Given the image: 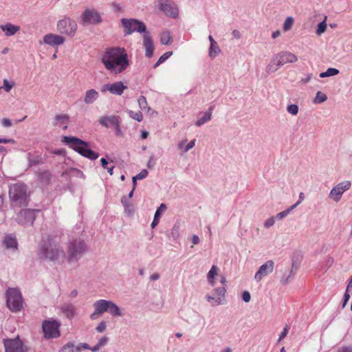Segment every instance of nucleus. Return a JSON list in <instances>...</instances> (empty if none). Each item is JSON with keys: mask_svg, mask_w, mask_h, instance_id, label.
Masks as SVG:
<instances>
[{"mask_svg": "<svg viewBox=\"0 0 352 352\" xmlns=\"http://www.w3.org/2000/svg\"><path fill=\"white\" fill-rule=\"evenodd\" d=\"M101 62L111 73L118 74L126 70L130 65L126 51L123 47H109L101 57Z\"/></svg>", "mask_w": 352, "mask_h": 352, "instance_id": "1", "label": "nucleus"}, {"mask_svg": "<svg viewBox=\"0 0 352 352\" xmlns=\"http://www.w3.org/2000/svg\"><path fill=\"white\" fill-rule=\"evenodd\" d=\"M120 21L124 35L138 32L142 35L143 44H154L151 32L143 21L134 18H122Z\"/></svg>", "mask_w": 352, "mask_h": 352, "instance_id": "2", "label": "nucleus"}, {"mask_svg": "<svg viewBox=\"0 0 352 352\" xmlns=\"http://www.w3.org/2000/svg\"><path fill=\"white\" fill-rule=\"evenodd\" d=\"M38 256L41 260L56 261L60 257L64 258L65 253L52 238L48 237L41 244Z\"/></svg>", "mask_w": 352, "mask_h": 352, "instance_id": "3", "label": "nucleus"}, {"mask_svg": "<svg viewBox=\"0 0 352 352\" xmlns=\"http://www.w3.org/2000/svg\"><path fill=\"white\" fill-rule=\"evenodd\" d=\"M63 142L78 153L80 155L89 160H95L99 157L98 153L89 148V144L87 142L78 138L74 136H64Z\"/></svg>", "mask_w": 352, "mask_h": 352, "instance_id": "4", "label": "nucleus"}, {"mask_svg": "<svg viewBox=\"0 0 352 352\" xmlns=\"http://www.w3.org/2000/svg\"><path fill=\"white\" fill-rule=\"evenodd\" d=\"M9 197L14 208L25 207L28 204V186L22 183H16L10 187Z\"/></svg>", "mask_w": 352, "mask_h": 352, "instance_id": "5", "label": "nucleus"}, {"mask_svg": "<svg viewBox=\"0 0 352 352\" xmlns=\"http://www.w3.org/2000/svg\"><path fill=\"white\" fill-rule=\"evenodd\" d=\"M298 60L297 56L289 52H282L274 55L270 63L266 66L265 71L270 74L276 72L286 63H293Z\"/></svg>", "mask_w": 352, "mask_h": 352, "instance_id": "6", "label": "nucleus"}, {"mask_svg": "<svg viewBox=\"0 0 352 352\" xmlns=\"http://www.w3.org/2000/svg\"><path fill=\"white\" fill-rule=\"evenodd\" d=\"M23 297L17 288L9 287L6 291V305L12 312L21 311L23 308Z\"/></svg>", "mask_w": 352, "mask_h": 352, "instance_id": "7", "label": "nucleus"}, {"mask_svg": "<svg viewBox=\"0 0 352 352\" xmlns=\"http://www.w3.org/2000/svg\"><path fill=\"white\" fill-rule=\"evenodd\" d=\"M86 250L87 245L83 241L77 239L71 241L68 246L69 261H77Z\"/></svg>", "mask_w": 352, "mask_h": 352, "instance_id": "8", "label": "nucleus"}, {"mask_svg": "<svg viewBox=\"0 0 352 352\" xmlns=\"http://www.w3.org/2000/svg\"><path fill=\"white\" fill-rule=\"evenodd\" d=\"M60 323L57 320H45L42 324L44 338L46 339L57 338L60 336Z\"/></svg>", "mask_w": 352, "mask_h": 352, "instance_id": "9", "label": "nucleus"}, {"mask_svg": "<svg viewBox=\"0 0 352 352\" xmlns=\"http://www.w3.org/2000/svg\"><path fill=\"white\" fill-rule=\"evenodd\" d=\"M77 29V23L69 17H65L57 23V30L61 34L74 36Z\"/></svg>", "mask_w": 352, "mask_h": 352, "instance_id": "10", "label": "nucleus"}, {"mask_svg": "<svg viewBox=\"0 0 352 352\" xmlns=\"http://www.w3.org/2000/svg\"><path fill=\"white\" fill-rule=\"evenodd\" d=\"M5 352H28V347L25 346L19 336L14 339H4Z\"/></svg>", "mask_w": 352, "mask_h": 352, "instance_id": "11", "label": "nucleus"}, {"mask_svg": "<svg viewBox=\"0 0 352 352\" xmlns=\"http://www.w3.org/2000/svg\"><path fill=\"white\" fill-rule=\"evenodd\" d=\"M159 9L168 17L175 19L179 14L176 4L170 0H160Z\"/></svg>", "mask_w": 352, "mask_h": 352, "instance_id": "12", "label": "nucleus"}, {"mask_svg": "<svg viewBox=\"0 0 352 352\" xmlns=\"http://www.w3.org/2000/svg\"><path fill=\"white\" fill-rule=\"evenodd\" d=\"M351 183L349 181L342 182L334 186L329 192V197L336 202H338L343 193L349 190Z\"/></svg>", "mask_w": 352, "mask_h": 352, "instance_id": "13", "label": "nucleus"}, {"mask_svg": "<svg viewBox=\"0 0 352 352\" xmlns=\"http://www.w3.org/2000/svg\"><path fill=\"white\" fill-rule=\"evenodd\" d=\"M81 21L83 25L97 24L102 21V17L98 11L86 9L82 14Z\"/></svg>", "mask_w": 352, "mask_h": 352, "instance_id": "14", "label": "nucleus"}, {"mask_svg": "<svg viewBox=\"0 0 352 352\" xmlns=\"http://www.w3.org/2000/svg\"><path fill=\"white\" fill-rule=\"evenodd\" d=\"M226 289L224 287H217L213 290V295L210 296L207 294L205 298L208 302L214 301L212 306L223 305L226 302L225 294Z\"/></svg>", "mask_w": 352, "mask_h": 352, "instance_id": "15", "label": "nucleus"}, {"mask_svg": "<svg viewBox=\"0 0 352 352\" xmlns=\"http://www.w3.org/2000/svg\"><path fill=\"white\" fill-rule=\"evenodd\" d=\"M36 210L32 209H23L17 214V222L22 225H32L35 219Z\"/></svg>", "mask_w": 352, "mask_h": 352, "instance_id": "16", "label": "nucleus"}, {"mask_svg": "<svg viewBox=\"0 0 352 352\" xmlns=\"http://www.w3.org/2000/svg\"><path fill=\"white\" fill-rule=\"evenodd\" d=\"M109 300L100 299L96 300L93 306L94 311L90 315V319L95 320L102 316L104 312L107 311Z\"/></svg>", "mask_w": 352, "mask_h": 352, "instance_id": "17", "label": "nucleus"}, {"mask_svg": "<svg viewBox=\"0 0 352 352\" xmlns=\"http://www.w3.org/2000/svg\"><path fill=\"white\" fill-rule=\"evenodd\" d=\"M274 268V262L272 260L266 261L264 264L261 265L258 270L254 275V280L256 282H260L263 277L272 273Z\"/></svg>", "mask_w": 352, "mask_h": 352, "instance_id": "18", "label": "nucleus"}, {"mask_svg": "<svg viewBox=\"0 0 352 352\" xmlns=\"http://www.w3.org/2000/svg\"><path fill=\"white\" fill-rule=\"evenodd\" d=\"M127 89V86L124 85L121 81H118L113 83L105 84L101 89L102 92L107 91H109L111 94L116 96H121L124 91Z\"/></svg>", "mask_w": 352, "mask_h": 352, "instance_id": "19", "label": "nucleus"}, {"mask_svg": "<svg viewBox=\"0 0 352 352\" xmlns=\"http://www.w3.org/2000/svg\"><path fill=\"white\" fill-rule=\"evenodd\" d=\"M65 41L64 36L50 33L44 36L43 41H39V44H63Z\"/></svg>", "mask_w": 352, "mask_h": 352, "instance_id": "20", "label": "nucleus"}, {"mask_svg": "<svg viewBox=\"0 0 352 352\" xmlns=\"http://www.w3.org/2000/svg\"><path fill=\"white\" fill-rule=\"evenodd\" d=\"M62 313L68 318L72 319L76 315V307L71 302H65L60 307Z\"/></svg>", "mask_w": 352, "mask_h": 352, "instance_id": "21", "label": "nucleus"}, {"mask_svg": "<svg viewBox=\"0 0 352 352\" xmlns=\"http://www.w3.org/2000/svg\"><path fill=\"white\" fill-rule=\"evenodd\" d=\"M119 120L120 118L116 116H101L98 120V122L102 126L109 127L110 126H113L114 125H118Z\"/></svg>", "mask_w": 352, "mask_h": 352, "instance_id": "22", "label": "nucleus"}, {"mask_svg": "<svg viewBox=\"0 0 352 352\" xmlns=\"http://www.w3.org/2000/svg\"><path fill=\"white\" fill-rule=\"evenodd\" d=\"M28 165L30 167L43 164L45 162L44 158L39 154L28 153L27 155Z\"/></svg>", "mask_w": 352, "mask_h": 352, "instance_id": "23", "label": "nucleus"}, {"mask_svg": "<svg viewBox=\"0 0 352 352\" xmlns=\"http://www.w3.org/2000/svg\"><path fill=\"white\" fill-rule=\"evenodd\" d=\"M1 30L7 36L14 35L20 29V27L11 23H7L0 25Z\"/></svg>", "mask_w": 352, "mask_h": 352, "instance_id": "24", "label": "nucleus"}, {"mask_svg": "<svg viewBox=\"0 0 352 352\" xmlns=\"http://www.w3.org/2000/svg\"><path fill=\"white\" fill-rule=\"evenodd\" d=\"M98 98H99L98 92L94 89H91L87 90L85 92L84 102L87 104H91L95 101H96Z\"/></svg>", "mask_w": 352, "mask_h": 352, "instance_id": "25", "label": "nucleus"}, {"mask_svg": "<svg viewBox=\"0 0 352 352\" xmlns=\"http://www.w3.org/2000/svg\"><path fill=\"white\" fill-rule=\"evenodd\" d=\"M167 207L165 204H161L160 206L157 208L153 220L151 223V228H154L160 222V219L162 215V214L166 210Z\"/></svg>", "mask_w": 352, "mask_h": 352, "instance_id": "26", "label": "nucleus"}, {"mask_svg": "<svg viewBox=\"0 0 352 352\" xmlns=\"http://www.w3.org/2000/svg\"><path fill=\"white\" fill-rule=\"evenodd\" d=\"M3 244L7 249H17V241L15 236L8 234L5 236Z\"/></svg>", "mask_w": 352, "mask_h": 352, "instance_id": "27", "label": "nucleus"}, {"mask_svg": "<svg viewBox=\"0 0 352 352\" xmlns=\"http://www.w3.org/2000/svg\"><path fill=\"white\" fill-rule=\"evenodd\" d=\"M107 312H109L112 316L120 317L123 316L120 307L113 301L109 300L108 305Z\"/></svg>", "mask_w": 352, "mask_h": 352, "instance_id": "28", "label": "nucleus"}, {"mask_svg": "<svg viewBox=\"0 0 352 352\" xmlns=\"http://www.w3.org/2000/svg\"><path fill=\"white\" fill-rule=\"evenodd\" d=\"M160 44H169L173 41V37L170 32L167 30H162L160 33Z\"/></svg>", "mask_w": 352, "mask_h": 352, "instance_id": "29", "label": "nucleus"}, {"mask_svg": "<svg viewBox=\"0 0 352 352\" xmlns=\"http://www.w3.org/2000/svg\"><path fill=\"white\" fill-rule=\"evenodd\" d=\"M285 272H289V274H283V276L280 278V281L281 284L283 285H286L289 283H290L292 281V280H293V278H294V276L296 275V272H293V270H289V269H285Z\"/></svg>", "mask_w": 352, "mask_h": 352, "instance_id": "30", "label": "nucleus"}, {"mask_svg": "<svg viewBox=\"0 0 352 352\" xmlns=\"http://www.w3.org/2000/svg\"><path fill=\"white\" fill-rule=\"evenodd\" d=\"M38 179L44 184H48L52 178V175L48 170H41L38 172Z\"/></svg>", "mask_w": 352, "mask_h": 352, "instance_id": "31", "label": "nucleus"}, {"mask_svg": "<svg viewBox=\"0 0 352 352\" xmlns=\"http://www.w3.org/2000/svg\"><path fill=\"white\" fill-rule=\"evenodd\" d=\"M217 271L218 267L216 265H212L208 273V281L212 286L214 285V276L217 274Z\"/></svg>", "mask_w": 352, "mask_h": 352, "instance_id": "32", "label": "nucleus"}, {"mask_svg": "<svg viewBox=\"0 0 352 352\" xmlns=\"http://www.w3.org/2000/svg\"><path fill=\"white\" fill-rule=\"evenodd\" d=\"M60 352H80V348L75 346L72 343H67L62 347Z\"/></svg>", "mask_w": 352, "mask_h": 352, "instance_id": "33", "label": "nucleus"}, {"mask_svg": "<svg viewBox=\"0 0 352 352\" xmlns=\"http://www.w3.org/2000/svg\"><path fill=\"white\" fill-rule=\"evenodd\" d=\"M212 118V116L210 115V112H205L204 116L199 118L196 122V126H201L206 124V122H209Z\"/></svg>", "mask_w": 352, "mask_h": 352, "instance_id": "34", "label": "nucleus"}, {"mask_svg": "<svg viewBox=\"0 0 352 352\" xmlns=\"http://www.w3.org/2000/svg\"><path fill=\"white\" fill-rule=\"evenodd\" d=\"M339 74V70L336 68H329L326 72L320 74V78H326L329 76H333Z\"/></svg>", "mask_w": 352, "mask_h": 352, "instance_id": "35", "label": "nucleus"}, {"mask_svg": "<svg viewBox=\"0 0 352 352\" xmlns=\"http://www.w3.org/2000/svg\"><path fill=\"white\" fill-rule=\"evenodd\" d=\"M327 100V95L319 91L316 93V97L314 99V102L315 104H320V103L324 102Z\"/></svg>", "mask_w": 352, "mask_h": 352, "instance_id": "36", "label": "nucleus"}, {"mask_svg": "<svg viewBox=\"0 0 352 352\" xmlns=\"http://www.w3.org/2000/svg\"><path fill=\"white\" fill-rule=\"evenodd\" d=\"M173 52H166L164 54H163L158 60L155 63V64L153 65L154 68L157 67L160 65L164 63L171 55Z\"/></svg>", "mask_w": 352, "mask_h": 352, "instance_id": "37", "label": "nucleus"}, {"mask_svg": "<svg viewBox=\"0 0 352 352\" xmlns=\"http://www.w3.org/2000/svg\"><path fill=\"white\" fill-rule=\"evenodd\" d=\"M221 52V50L219 45H210L209 49V56L211 58H214Z\"/></svg>", "mask_w": 352, "mask_h": 352, "instance_id": "38", "label": "nucleus"}, {"mask_svg": "<svg viewBox=\"0 0 352 352\" xmlns=\"http://www.w3.org/2000/svg\"><path fill=\"white\" fill-rule=\"evenodd\" d=\"M128 113L131 118H133L135 120H137L138 122H141L143 120V114L140 111H133L131 110H129L128 111Z\"/></svg>", "mask_w": 352, "mask_h": 352, "instance_id": "39", "label": "nucleus"}, {"mask_svg": "<svg viewBox=\"0 0 352 352\" xmlns=\"http://www.w3.org/2000/svg\"><path fill=\"white\" fill-rule=\"evenodd\" d=\"M325 18H327V16H325ZM327 26L326 19H324L322 21L318 24L316 28V34L320 35L321 34L324 33L327 29Z\"/></svg>", "mask_w": 352, "mask_h": 352, "instance_id": "40", "label": "nucleus"}, {"mask_svg": "<svg viewBox=\"0 0 352 352\" xmlns=\"http://www.w3.org/2000/svg\"><path fill=\"white\" fill-rule=\"evenodd\" d=\"M138 102L140 108L142 110H145V109L149 110L150 109V108L148 107V104H147L146 98L144 96H141L139 97V98L138 100Z\"/></svg>", "mask_w": 352, "mask_h": 352, "instance_id": "41", "label": "nucleus"}, {"mask_svg": "<svg viewBox=\"0 0 352 352\" xmlns=\"http://www.w3.org/2000/svg\"><path fill=\"white\" fill-rule=\"evenodd\" d=\"M100 162H101V165H102V168L104 169H107L108 173H109V175H112L113 174L114 166H111L109 167V166H107L109 162L104 157L100 159Z\"/></svg>", "mask_w": 352, "mask_h": 352, "instance_id": "42", "label": "nucleus"}, {"mask_svg": "<svg viewBox=\"0 0 352 352\" xmlns=\"http://www.w3.org/2000/svg\"><path fill=\"white\" fill-rule=\"evenodd\" d=\"M294 210V207H290L289 208L285 210L280 212H278L276 214V215L274 217L276 220H280L285 217H286L292 210Z\"/></svg>", "mask_w": 352, "mask_h": 352, "instance_id": "43", "label": "nucleus"}, {"mask_svg": "<svg viewBox=\"0 0 352 352\" xmlns=\"http://www.w3.org/2000/svg\"><path fill=\"white\" fill-rule=\"evenodd\" d=\"M294 18L292 16H287L283 23V29L285 31H287L291 29L294 23Z\"/></svg>", "mask_w": 352, "mask_h": 352, "instance_id": "44", "label": "nucleus"}, {"mask_svg": "<svg viewBox=\"0 0 352 352\" xmlns=\"http://www.w3.org/2000/svg\"><path fill=\"white\" fill-rule=\"evenodd\" d=\"M298 106L295 104H292L287 106V111L292 115L296 116L298 113Z\"/></svg>", "mask_w": 352, "mask_h": 352, "instance_id": "45", "label": "nucleus"}, {"mask_svg": "<svg viewBox=\"0 0 352 352\" xmlns=\"http://www.w3.org/2000/svg\"><path fill=\"white\" fill-rule=\"evenodd\" d=\"M68 119V116L65 115H58L54 118V124L58 125L59 122H65Z\"/></svg>", "mask_w": 352, "mask_h": 352, "instance_id": "46", "label": "nucleus"}, {"mask_svg": "<svg viewBox=\"0 0 352 352\" xmlns=\"http://www.w3.org/2000/svg\"><path fill=\"white\" fill-rule=\"evenodd\" d=\"M107 329V324L104 321H101L96 327V331L98 333H103Z\"/></svg>", "mask_w": 352, "mask_h": 352, "instance_id": "47", "label": "nucleus"}, {"mask_svg": "<svg viewBox=\"0 0 352 352\" xmlns=\"http://www.w3.org/2000/svg\"><path fill=\"white\" fill-rule=\"evenodd\" d=\"M148 174V173L147 170L143 169L140 173L135 176V179H137L138 180L143 179L147 177Z\"/></svg>", "mask_w": 352, "mask_h": 352, "instance_id": "48", "label": "nucleus"}, {"mask_svg": "<svg viewBox=\"0 0 352 352\" xmlns=\"http://www.w3.org/2000/svg\"><path fill=\"white\" fill-rule=\"evenodd\" d=\"M146 46V56L151 58L154 52V45H145Z\"/></svg>", "mask_w": 352, "mask_h": 352, "instance_id": "49", "label": "nucleus"}, {"mask_svg": "<svg viewBox=\"0 0 352 352\" xmlns=\"http://www.w3.org/2000/svg\"><path fill=\"white\" fill-rule=\"evenodd\" d=\"M13 87V83L10 84L7 79L3 80V87H2L6 92H10Z\"/></svg>", "mask_w": 352, "mask_h": 352, "instance_id": "50", "label": "nucleus"}, {"mask_svg": "<svg viewBox=\"0 0 352 352\" xmlns=\"http://www.w3.org/2000/svg\"><path fill=\"white\" fill-rule=\"evenodd\" d=\"M289 327L288 325H285L283 331L280 333V334L279 336L278 341L283 340V338H285L287 336V335L288 334V332H289Z\"/></svg>", "mask_w": 352, "mask_h": 352, "instance_id": "51", "label": "nucleus"}, {"mask_svg": "<svg viewBox=\"0 0 352 352\" xmlns=\"http://www.w3.org/2000/svg\"><path fill=\"white\" fill-rule=\"evenodd\" d=\"M275 219H276L275 217H270V218L267 219L265 221L264 226L266 228H269L272 227L275 223Z\"/></svg>", "mask_w": 352, "mask_h": 352, "instance_id": "52", "label": "nucleus"}, {"mask_svg": "<svg viewBox=\"0 0 352 352\" xmlns=\"http://www.w3.org/2000/svg\"><path fill=\"white\" fill-rule=\"evenodd\" d=\"M179 226L175 225L171 230V234L173 237L176 239L179 237Z\"/></svg>", "mask_w": 352, "mask_h": 352, "instance_id": "53", "label": "nucleus"}, {"mask_svg": "<svg viewBox=\"0 0 352 352\" xmlns=\"http://www.w3.org/2000/svg\"><path fill=\"white\" fill-rule=\"evenodd\" d=\"M109 342V338L107 336H103L100 338L98 342V344L100 346H104Z\"/></svg>", "mask_w": 352, "mask_h": 352, "instance_id": "54", "label": "nucleus"}, {"mask_svg": "<svg viewBox=\"0 0 352 352\" xmlns=\"http://www.w3.org/2000/svg\"><path fill=\"white\" fill-rule=\"evenodd\" d=\"M242 299L245 302H249L251 299V295L249 292L244 291L242 293Z\"/></svg>", "mask_w": 352, "mask_h": 352, "instance_id": "55", "label": "nucleus"}, {"mask_svg": "<svg viewBox=\"0 0 352 352\" xmlns=\"http://www.w3.org/2000/svg\"><path fill=\"white\" fill-rule=\"evenodd\" d=\"M195 140H192L190 142H188V144L184 148V152L187 153L189 150L192 148L195 145Z\"/></svg>", "mask_w": 352, "mask_h": 352, "instance_id": "56", "label": "nucleus"}, {"mask_svg": "<svg viewBox=\"0 0 352 352\" xmlns=\"http://www.w3.org/2000/svg\"><path fill=\"white\" fill-rule=\"evenodd\" d=\"M1 124L4 127H10L12 125V120L8 118H3L1 120Z\"/></svg>", "mask_w": 352, "mask_h": 352, "instance_id": "57", "label": "nucleus"}, {"mask_svg": "<svg viewBox=\"0 0 352 352\" xmlns=\"http://www.w3.org/2000/svg\"><path fill=\"white\" fill-rule=\"evenodd\" d=\"M121 203L123 205L125 210H126L127 208L129 207L130 205H131L130 203H129V201L128 200V199L125 196H123L122 197Z\"/></svg>", "mask_w": 352, "mask_h": 352, "instance_id": "58", "label": "nucleus"}, {"mask_svg": "<svg viewBox=\"0 0 352 352\" xmlns=\"http://www.w3.org/2000/svg\"><path fill=\"white\" fill-rule=\"evenodd\" d=\"M349 290H347V289H346V292L344 294V297H343V302H342V307H344L345 305H346L348 300H349L350 298V295L349 294Z\"/></svg>", "mask_w": 352, "mask_h": 352, "instance_id": "59", "label": "nucleus"}, {"mask_svg": "<svg viewBox=\"0 0 352 352\" xmlns=\"http://www.w3.org/2000/svg\"><path fill=\"white\" fill-rule=\"evenodd\" d=\"M305 199V195L303 192H300L299 194V197H298V200L297 201V202L294 204L293 206H292V207H294V209L297 206H298L303 200Z\"/></svg>", "mask_w": 352, "mask_h": 352, "instance_id": "60", "label": "nucleus"}, {"mask_svg": "<svg viewBox=\"0 0 352 352\" xmlns=\"http://www.w3.org/2000/svg\"><path fill=\"white\" fill-rule=\"evenodd\" d=\"M14 140L12 138H0V143L2 144H8V143H14Z\"/></svg>", "mask_w": 352, "mask_h": 352, "instance_id": "61", "label": "nucleus"}, {"mask_svg": "<svg viewBox=\"0 0 352 352\" xmlns=\"http://www.w3.org/2000/svg\"><path fill=\"white\" fill-rule=\"evenodd\" d=\"M339 352H352V346L342 347Z\"/></svg>", "mask_w": 352, "mask_h": 352, "instance_id": "62", "label": "nucleus"}, {"mask_svg": "<svg viewBox=\"0 0 352 352\" xmlns=\"http://www.w3.org/2000/svg\"><path fill=\"white\" fill-rule=\"evenodd\" d=\"M120 120H119L118 122V125H114L113 127L115 128L116 129V133L118 135H120L121 133H122V131H121V129H120Z\"/></svg>", "mask_w": 352, "mask_h": 352, "instance_id": "63", "label": "nucleus"}, {"mask_svg": "<svg viewBox=\"0 0 352 352\" xmlns=\"http://www.w3.org/2000/svg\"><path fill=\"white\" fill-rule=\"evenodd\" d=\"M232 36H233L234 38H237V39H239V38H241V32H240L239 30H234L232 31Z\"/></svg>", "mask_w": 352, "mask_h": 352, "instance_id": "64", "label": "nucleus"}]
</instances>
